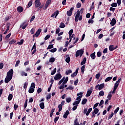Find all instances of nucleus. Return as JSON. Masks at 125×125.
<instances>
[{
    "instance_id": "nucleus-64",
    "label": "nucleus",
    "mask_w": 125,
    "mask_h": 125,
    "mask_svg": "<svg viewBox=\"0 0 125 125\" xmlns=\"http://www.w3.org/2000/svg\"><path fill=\"white\" fill-rule=\"evenodd\" d=\"M79 83V80L77 79L74 82V85H78V83Z\"/></svg>"
},
{
    "instance_id": "nucleus-14",
    "label": "nucleus",
    "mask_w": 125,
    "mask_h": 125,
    "mask_svg": "<svg viewBox=\"0 0 125 125\" xmlns=\"http://www.w3.org/2000/svg\"><path fill=\"white\" fill-rule=\"evenodd\" d=\"M117 23V21H116V19L115 18H113L110 23L111 26H115V24Z\"/></svg>"
},
{
    "instance_id": "nucleus-41",
    "label": "nucleus",
    "mask_w": 125,
    "mask_h": 125,
    "mask_svg": "<svg viewBox=\"0 0 125 125\" xmlns=\"http://www.w3.org/2000/svg\"><path fill=\"white\" fill-rule=\"evenodd\" d=\"M73 32H74V30H73V29H71L69 31L68 34L69 35V38H71V37H72V35H73Z\"/></svg>"
},
{
    "instance_id": "nucleus-46",
    "label": "nucleus",
    "mask_w": 125,
    "mask_h": 125,
    "mask_svg": "<svg viewBox=\"0 0 125 125\" xmlns=\"http://www.w3.org/2000/svg\"><path fill=\"white\" fill-rule=\"evenodd\" d=\"M21 76H25V77H27V76H28V74L24 71L21 72Z\"/></svg>"
},
{
    "instance_id": "nucleus-43",
    "label": "nucleus",
    "mask_w": 125,
    "mask_h": 125,
    "mask_svg": "<svg viewBox=\"0 0 125 125\" xmlns=\"http://www.w3.org/2000/svg\"><path fill=\"white\" fill-rule=\"evenodd\" d=\"M62 104H60L58 105L59 110L58 112H61L62 111Z\"/></svg>"
},
{
    "instance_id": "nucleus-59",
    "label": "nucleus",
    "mask_w": 125,
    "mask_h": 125,
    "mask_svg": "<svg viewBox=\"0 0 125 125\" xmlns=\"http://www.w3.org/2000/svg\"><path fill=\"white\" fill-rule=\"evenodd\" d=\"M82 6V4L80 2H78L77 4H76V7L77 8H80Z\"/></svg>"
},
{
    "instance_id": "nucleus-33",
    "label": "nucleus",
    "mask_w": 125,
    "mask_h": 125,
    "mask_svg": "<svg viewBox=\"0 0 125 125\" xmlns=\"http://www.w3.org/2000/svg\"><path fill=\"white\" fill-rule=\"evenodd\" d=\"M65 100L67 103H70L72 101V98L71 97L66 98Z\"/></svg>"
},
{
    "instance_id": "nucleus-13",
    "label": "nucleus",
    "mask_w": 125,
    "mask_h": 125,
    "mask_svg": "<svg viewBox=\"0 0 125 125\" xmlns=\"http://www.w3.org/2000/svg\"><path fill=\"white\" fill-rule=\"evenodd\" d=\"M90 90H92V88H91ZM91 90H89L87 91V93L86 95V97H89V96L91 95V94L92 93V91Z\"/></svg>"
},
{
    "instance_id": "nucleus-21",
    "label": "nucleus",
    "mask_w": 125,
    "mask_h": 125,
    "mask_svg": "<svg viewBox=\"0 0 125 125\" xmlns=\"http://www.w3.org/2000/svg\"><path fill=\"white\" fill-rule=\"evenodd\" d=\"M85 62H86V58H84L81 63V66H83V65H84V64H85Z\"/></svg>"
},
{
    "instance_id": "nucleus-6",
    "label": "nucleus",
    "mask_w": 125,
    "mask_h": 125,
    "mask_svg": "<svg viewBox=\"0 0 125 125\" xmlns=\"http://www.w3.org/2000/svg\"><path fill=\"white\" fill-rule=\"evenodd\" d=\"M7 76L8 77H10L11 78H12L13 77V69H11L7 73Z\"/></svg>"
},
{
    "instance_id": "nucleus-4",
    "label": "nucleus",
    "mask_w": 125,
    "mask_h": 125,
    "mask_svg": "<svg viewBox=\"0 0 125 125\" xmlns=\"http://www.w3.org/2000/svg\"><path fill=\"white\" fill-rule=\"evenodd\" d=\"M34 4H35V7L36 8H38V7H40L41 5H42V3L41 2V1L40 0H35Z\"/></svg>"
},
{
    "instance_id": "nucleus-48",
    "label": "nucleus",
    "mask_w": 125,
    "mask_h": 125,
    "mask_svg": "<svg viewBox=\"0 0 125 125\" xmlns=\"http://www.w3.org/2000/svg\"><path fill=\"white\" fill-rule=\"evenodd\" d=\"M94 22V21H93L92 19H90L88 20V24H93Z\"/></svg>"
},
{
    "instance_id": "nucleus-1",
    "label": "nucleus",
    "mask_w": 125,
    "mask_h": 125,
    "mask_svg": "<svg viewBox=\"0 0 125 125\" xmlns=\"http://www.w3.org/2000/svg\"><path fill=\"white\" fill-rule=\"evenodd\" d=\"M83 49H81L80 50H78L76 51L75 54V57H79V56H80V57H82L83 56Z\"/></svg>"
},
{
    "instance_id": "nucleus-38",
    "label": "nucleus",
    "mask_w": 125,
    "mask_h": 125,
    "mask_svg": "<svg viewBox=\"0 0 125 125\" xmlns=\"http://www.w3.org/2000/svg\"><path fill=\"white\" fill-rule=\"evenodd\" d=\"M16 42V41L15 40L13 39L11 41L9 42V44H13Z\"/></svg>"
},
{
    "instance_id": "nucleus-53",
    "label": "nucleus",
    "mask_w": 125,
    "mask_h": 125,
    "mask_svg": "<svg viewBox=\"0 0 125 125\" xmlns=\"http://www.w3.org/2000/svg\"><path fill=\"white\" fill-rule=\"evenodd\" d=\"M102 55V53L100 51H99L97 53V57H100Z\"/></svg>"
},
{
    "instance_id": "nucleus-56",
    "label": "nucleus",
    "mask_w": 125,
    "mask_h": 125,
    "mask_svg": "<svg viewBox=\"0 0 125 125\" xmlns=\"http://www.w3.org/2000/svg\"><path fill=\"white\" fill-rule=\"evenodd\" d=\"M113 116H114V112H112L111 114L109 116L108 120H111V119H112L113 117Z\"/></svg>"
},
{
    "instance_id": "nucleus-45",
    "label": "nucleus",
    "mask_w": 125,
    "mask_h": 125,
    "mask_svg": "<svg viewBox=\"0 0 125 125\" xmlns=\"http://www.w3.org/2000/svg\"><path fill=\"white\" fill-rule=\"evenodd\" d=\"M112 7H117L118 6V4L116 2H113L111 4Z\"/></svg>"
},
{
    "instance_id": "nucleus-12",
    "label": "nucleus",
    "mask_w": 125,
    "mask_h": 125,
    "mask_svg": "<svg viewBox=\"0 0 125 125\" xmlns=\"http://www.w3.org/2000/svg\"><path fill=\"white\" fill-rule=\"evenodd\" d=\"M65 62L66 63H70V61H71V58H70V55H66L65 56Z\"/></svg>"
},
{
    "instance_id": "nucleus-34",
    "label": "nucleus",
    "mask_w": 125,
    "mask_h": 125,
    "mask_svg": "<svg viewBox=\"0 0 125 125\" xmlns=\"http://www.w3.org/2000/svg\"><path fill=\"white\" fill-rule=\"evenodd\" d=\"M84 69H85V66L83 65L81 67V72L82 74H83V73H84Z\"/></svg>"
},
{
    "instance_id": "nucleus-55",
    "label": "nucleus",
    "mask_w": 125,
    "mask_h": 125,
    "mask_svg": "<svg viewBox=\"0 0 125 125\" xmlns=\"http://www.w3.org/2000/svg\"><path fill=\"white\" fill-rule=\"evenodd\" d=\"M28 86V83L25 82L24 85H23V88L27 89V87Z\"/></svg>"
},
{
    "instance_id": "nucleus-32",
    "label": "nucleus",
    "mask_w": 125,
    "mask_h": 125,
    "mask_svg": "<svg viewBox=\"0 0 125 125\" xmlns=\"http://www.w3.org/2000/svg\"><path fill=\"white\" fill-rule=\"evenodd\" d=\"M57 51V49L56 48H54L51 50H49V51H50V52H52L53 53H54V52H56Z\"/></svg>"
},
{
    "instance_id": "nucleus-60",
    "label": "nucleus",
    "mask_w": 125,
    "mask_h": 125,
    "mask_svg": "<svg viewBox=\"0 0 125 125\" xmlns=\"http://www.w3.org/2000/svg\"><path fill=\"white\" fill-rule=\"evenodd\" d=\"M10 36H11V33H9L8 35H7L5 36V39H6L7 40H8V39H9V38H10Z\"/></svg>"
},
{
    "instance_id": "nucleus-17",
    "label": "nucleus",
    "mask_w": 125,
    "mask_h": 125,
    "mask_svg": "<svg viewBox=\"0 0 125 125\" xmlns=\"http://www.w3.org/2000/svg\"><path fill=\"white\" fill-rule=\"evenodd\" d=\"M70 115V112H69V110H66L65 113L64 114L63 117L64 119H67V117H68V115Z\"/></svg>"
},
{
    "instance_id": "nucleus-39",
    "label": "nucleus",
    "mask_w": 125,
    "mask_h": 125,
    "mask_svg": "<svg viewBox=\"0 0 125 125\" xmlns=\"http://www.w3.org/2000/svg\"><path fill=\"white\" fill-rule=\"evenodd\" d=\"M33 50H37V46L36 45V43H35L32 46L31 51H33Z\"/></svg>"
},
{
    "instance_id": "nucleus-37",
    "label": "nucleus",
    "mask_w": 125,
    "mask_h": 125,
    "mask_svg": "<svg viewBox=\"0 0 125 125\" xmlns=\"http://www.w3.org/2000/svg\"><path fill=\"white\" fill-rule=\"evenodd\" d=\"M56 70H57L56 68H55L53 70H52L51 75L52 76H53V75H54L55 74V73H56Z\"/></svg>"
},
{
    "instance_id": "nucleus-44",
    "label": "nucleus",
    "mask_w": 125,
    "mask_h": 125,
    "mask_svg": "<svg viewBox=\"0 0 125 125\" xmlns=\"http://www.w3.org/2000/svg\"><path fill=\"white\" fill-rule=\"evenodd\" d=\"M51 3V0H47L46 2L45 5L48 6Z\"/></svg>"
},
{
    "instance_id": "nucleus-35",
    "label": "nucleus",
    "mask_w": 125,
    "mask_h": 125,
    "mask_svg": "<svg viewBox=\"0 0 125 125\" xmlns=\"http://www.w3.org/2000/svg\"><path fill=\"white\" fill-rule=\"evenodd\" d=\"M55 61V58L54 57L50 58L49 59V62L50 63H53Z\"/></svg>"
},
{
    "instance_id": "nucleus-25",
    "label": "nucleus",
    "mask_w": 125,
    "mask_h": 125,
    "mask_svg": "<svg viewBox=\"0 0 125 125\" xmlns=\"http://www.w3.org/2000/svg\"><path fill=\"white\" fill-rule=\"evenodd\" d=\"M32 4H33V0H31L29 1V2H28L27 5V8H29V7H31V6H32Z\"/></svg>"
},
{
    "instance_id": "nucleus-5",
    "label": "nucleus",
    "mask_w": 125,
    "mask_h": 125,
    "mask_svg": "<svg viewBox=\"0 0 125 125\" xmlns=\"http://www.w3.org/2000/svg\"><path fill=\"white\" fill-rule=\"evenodd\" d=\"M74 11V7H71L69 10L67 11L66 15L67 16H72L73 14V11Z\"/></svg>"
},
{
    "instance_id": "nucleus-42",
    "label": "nucleus",
    "mask_w": 125,
    "mask_h": 125,
    "mask_svg": "<svg viewBox=\"0 0 125 125\" xmlns=\"http://www.w3.org/2000/svg\"><path fill=\"white\" fill-rule=\"evenodd\" d=\"M60 28H65V23L63 22H61L60 24Z\"/></svg>"
},
{
    "instance_id": "nucleus-63",
    "label": "nucleus",
    "mask_w": 125,
    "mask_h": 125,
    "mask_svg": "<svg viewBox=\"0 0 125 125\" xmlns=\"http://www.w3.org/2000/svg\"><path fill=\"white\" fill-rule=\"evenodd\" d=\"M30 87L32 88H36V86H35V83H31Z\"/></svg>"
},
{
    "instance_id": "nucleus-29",
    "label": "nucleus",
    "mask_w": 125,
    "mask_h": 125,
    "mask_svg": "<svg viewBox=\"0 0 125 125\" xmlns=\"http://www.w3.org/2000/svg\"><path fill=\"white\" fill-rule=\"evenodd\" d=\"M40 107L41 109H44V103L42 102L40 104Z\"/></svg>"
},
{
    "instance_id": "nucleus-49",
    "label": "nucleus",
    "mask_w": 125,
    "mask_h": 125,
    "mask_svg": "<svg viewBox=\"0 0 125 125\" xmlns=\"http://www.w3.org/2000/svg\"><path fill=\"white\" fill-rule=\"evenodd\" d=\"M104 91H101L99 93V95H100V96H104Z\"/></svg>"
},
{
    "instance_id": "nucleus-40",
    "label": "nucleus",
    "mask_w": 125,
    "mask_h": 125,
    "mask_svg": "<svg viewBox=\"0 0 125 125\" xmlns=\"http://www.w3.org/2000/svg\"><path fill=\"white\" fill-rule=\"evenodd\" d=\"M100 76H101V74H100V73H98L96 76H95V78L97 79V80H99V78H100Z\"/></svg>"
},
{
    "instance_id": "nucleus-11",
    "label": "nucleus",
    "mask_w": 125,
    "mask_h": 125,
    "mask_svg": "<svg viewBox=\"0 0 125 125\" xmlns=\"http://www.w3.org/2000/svg\"><path fill=\"white\" fill-rule=\"evenodd\" d=\"M25 23H26V22H24L21 24L20 28H22L23 30H25L27 26H28V24H25Z\"/></svg>"
},
{
    "instance_id": "nucleus-24",
    "label": "nucleus",
    "mask_w": 125,
    "mask_h": 125,
    "mask_svg": "<svg viewBox=\"0 0 125 125\" xmlns=\"http://www.w3.org/2000/svg\"><path fill=\"white\" fill-rule=\"evenodd\" d=\"M12 98H13V95L12 94H10L8 97V100L9 101H11Z\"/></svg>"
},
{
    "instance_id": "nucleus-22",
    "label": "nucleus",
    "mask_w": 125,
    "mask_h": 125,
    "mask_svg": "<svg viewBox=\"0 0 125 125\" xmlns=\"http://www.w3.org/2000/svg\"><path fill=\"white\" fill-rule=\"evenodd\" d=\"M72 73H73V72L71 69L67 70L65 72V75H66V76H68V75H70V74H72Z\"/></svg>"
},
{
    "instance_id": "nucleus-15",
    "label": "nucleus",
    "mask_w": 125,
    "mask_h": 125,
    "mask_svg": "<svg viewBox=\"0 0 125 125\" xmlns=\"http://www.w3.org/2000/svg\"><path fill=\"white\" fill-rule=\"evenodd\" d=\"M59 14V11L57 10V11H56L55 12H54L51 16V17H54L55 18H56V17H57V16H58V15Z\"/></svg>"
},
{
    "instance_id": "nucleus-62",
    "label": "nucleus",
    "mask_w": 125,
    "mask_h": 125,
    "mask_svg": "<svg viewBox=\"0 0 125 125\" xmlns=\"http://www.w3.org/2000/svg\"><path fill=\"white\" fill-rule=\"evenodd\" d=\"M10 18H11V17H9V16L6 17L5 18V21H8Z\"/></svg>"
},
{
    "instance_id": "nucleus-61",
    "label": "nucleus",
    "mask_w": 125,
    "mask_h": 125,
    "mask_svg": "<svg viewBox=\"0 0 125 125\" xmlns=\"http://www.w3.org/2000/svg\"><path fill=\"white\" fill-rule=\"evenodd\" d=\"M67 89H69V90H73V89H74V87L72 86H69V87L66 88L67 90Z\"/></svg>"
},
{
    "instance_id": "nucleus-36",
    "label": "nucleus",
    "mask_w": 125,
    "mask_h": 125,
    "mask_svg": "<svg viewBox=\"0 0 125 125\" xmlns=\"http://www.w3.org/2000/svg\"><path fill=\"white\" fill-rule=\"evenodd\" d=\"M27 106H28V99H26L25 100V102L24 104V108L26 109V108H27Z\"/></svg>"
},
{
    "instance_id": "nucleus-47",
    "label": "nucleus",
    "mask_w": 125,
    "mask_h": 125,
    "mask_svg": "<svg viewBox=\"0 0 125 125\" xmlns=\"http://www.w3.org/2000/svg\"><path fill=\"white\" fill-rule=\"evenodd\" d=\"M74 125H80L79 122H78V118H76L74 121Z\"/></svg>"
},
{
    "instance_id": "nucleus-31",
    "label": "nucleus",
    "mask_w": 125,
    "mask_h": 125,
    "mask_svg": "<svg viewBox=\"0 0 125 125\" xmlns=\"http://www.w3.org/2000/svg\"><path fill=\"white\" fill-rule=\"evenodd\" d=\"M98 112H99V109L97 108H94V111L93 113L95 114L96 115L97 114H98Z\"/></svg>"
},
{
    "instance_id": "nucleus-30",
    "label": "nucleus",
    "mask_w": 125,
    "mask_h": 125,
    "mask_svg": "<svg viewBox=\"0 0 125 125\" xmlns=\"http://www.w3.org/2000/svg\"><path fill=\"white\" fill-rule=\"evenodd\" d=\"M34 91H35V88H34L30 87L28 90L29 93H33Z\"/></svg>"
},
{
    "instance_id": "nucleus-10",
    "label": "nucleus",
    "mask_w": 125,
    "mask_h": 125,
    "mask_svg": "<svg viewBox=\"0 0 125 125\" xmlns=\"http://www.w3.org/2000/svg\"><path fill=\"white\" fill-rule=\"evenodd\" d=\"M17 10L18 12L21 13V12H23V11H24V8H23V7L20 6L17 7Z\"/></svg>"
},
{
    "instance_id": "nucleus-23",
    "label": "nucleus",
    "mask_w": 125,
    "mask_h": 125,
    "mask_svg": "<svg viewBox=\"0 0 125 125\" xmlns=\"http://www.w3.org/2000/svg\"><path fill=\"white\" fill-rule=\"evenodd\" d=\"M80 101H75L73 103V106H78L79 104H80Z\"/></svg>"
},
{
    "instance_id": "nucleus-18",
    "label": "nucleus",
    "mask_w": 125,
    "mask_h": 125,
    "mask_svg": "<svg viewBox=\"0 0 125 125\" xmlns=\"http://www.w3.org/2000/svg\"><path fill=\"white\" fill-rule=\"evenodd\" d=\"M104 86H105V84L104 83L99 85V87H98L99 90H101V89H103Z\"/></svg>"
},
{
    "instance_id": "nucleus-8",
    "label": "nucleus",
    "mask_w": 125,
    "mask_h": 125,
    "mask_svg": "<svg viewBox=\"0 0 125 125\" xmlns=\"http://www.w3.org/2000/svg\"><path fill=\"white\" fill-rule=\"evenodd\" d=\"M11 80H12V77H10V76H7V75L6 76V78H5L4 82L5 83H8Z\"/></svg>"
},
{
    "instance_id": "nucleus-57",
    "label": "nucleus",
    "mask_w": 125,
    "mask_h": 125,
    "mask_svg": "<svg viewBox=\"0 0 125 125\" xmlns=\"http://www.w3.org/2000/svg\"><path fill=\"white\" fill-rule=\"evenodd\" d=\"M107 98H108V100H111V98H112V94L109 93L108 95L107 96Z\"/></svg>"
},
{
    "instance_id": "nucleus-51",
    "label": "nucleus",
    "mask_w": 125,
    "mask_h": 125,
    "mask_svg": "<svg viewBox=\"0 0 125 125\" xmlns=\"http://www.w3.org/2000/svg\"><path fill=\"white\" fill-rule=\"evenodd\" d=\"M58 120H59V117L57 116L55 118L54 120L55 124H56V123H57V122L58 121Z\"/></svg>"
},
{
    "instance_id": "nucleus-9",
    "label": "nucleus",
    "mask_w": 125,
    "mask_h": 125,
    "mask_svg": "<svg viewBox=\"0 0 125 125\" xmlns=\"http://www.w3.org/2000/svg\"><path fill=\"white\" fill-rule=\"evenodd\" d=\"M121 79H118L117 81L115 83L114 86V88H115L117 89L118 88V86H119V84H120V83H121Z\"/></svg>"
},
{
    "instance_id": "nucleus-54",
    "label": "nucleus",
    "mask_w": 125,
    "mask_h": 125,
    "mask_svg": "<svg viewBox=\"0 0 125 125\" xmlns=\"http://www.w3.org/2000/svg\"><path fill=\"white\" fill-rule=\"evenodd\" d=\"M82 97H82V96H79L77 97V98H76V100H77V101H80V102H81Z\"/></svg>"
},
{
    "instance_id": "nucleus-2",
    "label": "nucleus",
    "mask_w": 125,
    "mask_h": 125,
    "mask_svg": "<svg viewBox=\"0 0 125 125\" xmlns=\"http://www.w3.org/2000/svg\"><path fill=\"white\" fill-rule=\"evenodd\" d=\"M91 111H92V108H89L88 111L87 108H84L83 113V114H86V116H88Z\"/></svg>"
},
{
    "instance_id": "nucleus-58",
    "label": "nucleus",
    "mask_w": 125,
    "mask_h": 125,
    "mask_svg": "<svg viewBox=\"0 0 125 125\" xmlns=\"http://www.w3.org/2000/svg\"><path fill=\"white\" fill-rule=\"evenodd\" d=\"M20 64V60L17 61L15 64V67H18Z\"/></svg>"
},
{
    "instance_id": "nucleus-16",
    "label": "nucleus",
    "mask_w": 125,
    "mask_h": 125,
    "mask_svg": "<svg viewBox=\"0 0 125 125\" xmlns=\"http://www.w3.org/2000/svg\"><path fill=\"white\" fill-rule=\"evenodd\" d=\"M41 32H42V29L41 28L38 29V30L37 31V32L35 34L36 37H39V36H40Z\"/></svg>"
},
{
    "instance_id": "nucleus-3",
    "label": "nucleus",
    "mask_w": 125,
    "mask_h": 125,
    "mask_svg": "<svg viewBox=\"0 0 125 125\" xmlns=\"http://www.w3.org/2000/svg\"><path fill=\"white\" fill-rule=\"evenodd\" d=\"M62 78V75L60 74V72H58V74H56L54 77L55 81H58V80H61Z\"/></svg>"
},
{
    "instance_id": "nucleus-28",
    "label": "nucleus",
    "mask_w": 125,
    "mask_h": 125,
    "mask_svg": "<svg viewBox=\"0 0 125 125\" xmlns=\"http://www.w3.org/2000/svg\"><path fill=\"white\" fill-rule=\"evenodd\" d=\"M86 102H87V99H83L82 100V105H84V104H86Z\"/></svg>"
},
{
    "instance_id": "nucleus-19",
    "label": "nucleus",
    "mask_w": 125,
    "mask_h": 125,
    "mask_svg": "<svg viewBox=\"0 0 125 125\" xmlns=\"http://www.w3.org/2000/svg\"><path fill=\"white\" fill-rule=\"evenodd\" d=\"M68 81H69V77H66L64 81H63V82H62V84L65 85V84H66V83H67L68 82Z\"/></svg>"
},
{
    "instance_id": "nucleus-26",
    "label": "nucleus",
    "mask_w": 125,
    "mask_h": 125,
    "mask_svg": "<svg viewBox=\"0 0 125 125\" xmlns=\"http://www.w3.org/2000/svg\"><path fill=\"white\" fill-rule=\"evenodd\" d=\"M90 57L92 58V59H95L96 57V56H95V52H94L90 55Z\"/></svg>"
},
{
    "instance_id": "nucleus-50",
    "label": "nucleus",
    "mask_w": 125,
    "mask_h": 125,
    "mask_svg": "<svg viewBox=\"0 0 125 125\" xmlns=\"http://www.w3.org/2000/svg\"><path fill=\"white\" fill-rule=\"evenodd\" d=\"M53 47H54L53 44H50L48 45V47L47 48V49H51V48H53Z\"/></svg>"
},
{
    "instance_id": "nucleus-20",
    "label": "nucleus",
    "mask_w": 125,
    "mask_h": 125,
    "mask_svg": "<svg viewBox=\"0 0 125 125\" xmlns=\"http://www.w3.org/2000/svg\"><path fill=\"white\" fill-rule=\"evenodd\" d=\"M109 50L110 51H113V50H115V47H114V45H110L109 47Z\"/></svg>"
},
{
    "instance_id": "nucleus-27",
    "label": "nucleus",
    "mask_w": 125,
    "mask_h": 125,
    "mask_svg": "<svg viewBox=\"0 0 125 125\" xmlns=\"http://www.w3.org/2000/svg\"><path fill=\"white\" fill-rule=\"evenodd\" d=\"M112 79H113V77H107L105 79V80H104V82H105V83H107V82H109V81H111V80H112Z\"/></svg>"
},
{
    "instance_id": "nucleus-52",
    "label": "nucleus",
    "mask_w": 125,
    "mask_h": 125,
    "mask_svg": "<svg viewBox=\"0 0 125 125\" xmlns=\"http://www.w3.org/2000/svg\"><path fill=\"white\" fill-rule=\"evenodd\" d=\"M119 110H120V107H117L116 109L114 111L115 115H116L118 113V112H119Z\"/></svg>"
},
{
    "instance_id": "nucleus-7",
    "label": "nucleus",
    "mask_w": 125,
    "mask_h": 125,
    "mask_svg": "<svg viewBox=\"0 0 125 125\" xmlns=\"http://www.w3.org/2000/svg\"><path fill=\"white\" fill-rule=\"evenodd\" d=\"M81 13V12H80V10H78L77 12V14L75 16V22H78L79 21V17H80V14Z\"/></svg>"
}]
</instances>
